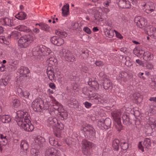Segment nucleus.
I'll use <instances>...</instances> for the list:
<instances>
[{"instance_id":"obj_1","label":"nucleus","mask_w":156,"mask_h":156,"mask_svg":"<svg viewBox=\"0 0 156 156\" xmlns=\"http://www.w3.org/2000/svg\"><path fill=\"white\" fill-rule=\"evenodd\" d=\"M16 120L21 129L28 132H31L34 129V126L30 120V115L26 112L18 111L17 112Z\"/></svg>"},{"instance_id":"obj_2","label":"nucleus","mask_w":156,"mask_h":156,"mask_svg":"<svg viewBox=\"0 0 156 156\" xmlns=\"http://www.w3.org/2000/svg\"><path fill=\"white\" fill-rule=\"evenodd\" d=\"M81 130L83 133L85 137L92 140L96 137V131L92 126L86 124L82 126Z\"/></svg>"},{"instance_id":"obj_3","label":"nucleus","mask_w":156,"mask_h":156,"mask_svg":"<svg viewBox=\"0 0 156 156\" xmlns=\"http://www.w3.org/2000/svg\"><path fill=\"white\" fill-rule=\"evenodd\" d=\"M32 107L35 111L40 112L48 108V105L44 104V101L41 99L34 100L32 102Z\"/></svg>"},{"instance_id":"obj_4","label":"nucleus","mask_w":156,"mask_h":156,"mask_svg":"<svg viewBox=\"0 0 156 156\" xmlns=\"http://www.w3.org/2000/svg\"><path fill=\"white\" fill-rule=\"evenodd\" d=\"M33 37L30 34L24 35L20 37L18 41L19 46L21 48H26L33 42Z\"/></svg>"},{"instance_id":"obj_5","label":"nucleus","mask_w":156,"mask_h":156,"mask_svg":"<svg viewBox=\"0 0 156 156\" xmlns=\"http://www.w3.org/2000/svg\"><path fill=\"white\" fill-rule=\"evenodd\" d=\"M93 145L92 142L84 139L82 141V151L85 155H88L90 154L91 148Z\"/></svg>"},{"instance_id":"obj_6","label":"nucleus","mask_w":156,"mask_h":156,"mask_svg":"<svg viewBox=\"0 0 156 156\" xmlns=\"http://www.w3.org/2000/svg\"><path fill=\"white\" fill-rule=\"evenodd\" d=\"M111 119L108 118H106L105 120L101 119L98 121V126L101 129H107L111 127Z\"/></svg>"},{"instance_id":"obj_7","label":"nucleus","mask_w":156,"mask_h":156,"mask_svg":"<svg viewBox=\"0 0 156 156\" xmlns=\"http://www.w3.org/2000/svg\"><path fill=\"white\" fill-rule=\"evenodd\" d=\"M112 116L115 121V125L116 129L119 132L123 129V126L122 125L119 114L116 113L112 114Z\"/></svg>"},{"instance_id":"obj_8","label":"nucleus","mask_w":156,"mask_h":156,"mask_svg":"<svg viewBox=\"0 0 156 156\" xmlns=\"http://www.w3.org/2000/svg\"><path fill=\"white\" fill-rule=\"evenodd\" d=\"M62 51L66 61L69 62H73L75 61L74 56L69 51L64 49L62 50Z\"/></svg>"},{"instance_id":"obj_9","label":"nucleus","mask_w":156,"mask_h":156,"mask_svg":"<svg viewBox=\"0 0 156 156\" xmlns=\"http://www.w3.org/2000/svg\"><path fill=\"white\" fill-rule=\"evenodd\" d=\"M151 144L150 139L148 138H146L144 141L143 143V146L142 145L141 142H139L138 145L139 149L141 150L142 152H144V148H149L151 146Z\"/></svg>"},{"instance_id":"obj_10","label":"nucleus","mask_w":156,"mask_h":156,"mask_svg":"<svg viewBox=\"0 0 156 156\" xmlns=\"http://www.w3.org/2000/svg\"><path fill=\"white\" fill-rule=\"evenodd\" d=\"M135 22L137 26L140 28H142L147 25V20L144 18L140 16L136 17L135 19Z\"/></svg>"},{"instance_id":"obj_11","label":"nucleus","mask_w":156,"mask_h":156,"mask_svg":"<svg viewBox=\"0 0 156 156\" xmlns=\"http://www.w3.org/2000/svg\"><path fill=\"white\" fill-rule=\"evenodd\" d=\"M116 2L119 7L122 9H129L130 2L127 0H117Z\"/></svg>"},{"instance_id":"obj_12","label":"nucleus","mask_w":156,"mask_h":156,"mask_svg":"<svg viewBox=\"0 0 156 156\" xmlns=\"http://www.w3.org/2000/svg\"><path fill=\"white\" fill-rule=\"evenodd\" d=\"M59 151L53 147H50L46 149L45 156H59Z\"/></svg>"},{"instance_id":"obj_13","label":"nucleus","mask_w":156,"mask_h":156,"mask_svg":"<svg viewBox=\"0 0 156 156\" xmlns=\"http://www.w3.org/2000/svg\"><path fill=\"white\" fill-rule=\"evenodd\" d=\"M50 41L53 44L60 46L64 44V40L58 36H54L51 38Z\"/></svg>"},{"instance_id":"obj_14","label":"nucleus","mask_w":156,"mask_h":156,"mask_svg":"<svg viewBox=\"0 0 156 156\" xmlns=\"http://www.w3.org/2000/svg\"><path fill=\"white\" fill-rule=\"evenodd\" d=\"M17 72L21 76L25 77L29 76L30 71L28 68L27 67L23 66L18 69Z\"/></svg>"},{"instance_id":"obj_15","label":"nucleus","mask_w":156,"mask_h":156,"mask_svg":"<svg viewBox=\"0 0 156 156\" xmlns=\"http://www.w3.org/2000/svg\"><path fill=\"white\" fill-rule=\"evenodd\" d=\"M47 122L48 126L54 129L55 127L56 123H58V120L55 118L50 117L48 118Z\"/></svg>"},{"instance_id":"obj_16","label":"nucleus","mask_w":156,"mask_h":156,"mask_svg":"<svg viewBox=\"0 0 156 156\" xmlns=\"http://www.w3.org/2000/svg\"><path fill=\"white\" fill-rule=\"evenodd\" d=\"M122 120L123 124L125 125L129 126L132 123L129 115L126 113H124L123 114Z\"/></svg>"},{"instance_id":"obj_17","label":"nucleus","mask_w":156,"mask_h":156,"mask_svg":"<svg viewBox=\"0 0 156 156\" xmlns=\"http://www.w3.org/2000/svg\"><path fill=\"white\" fill-rule=\"evenodd\" d=\"M42 45L35 46L32 49V54L35 56H42Z\"/></svg>"},{"instance_id":"obj_18","label":"nucleus","mask_w":156,"mask_h":156,"mask_svg":"<svg viewBox=\"0 0 156 156\" xmlns=\"http://www.w3.org/2000/svg\"><path fill=\"white\" fill-rule=\"evenodd\" d=\"M68 104L71 107H74L75 108H79V104L78 101L74 98H71L68 100Z\"/></svg>"},{"instance_id":"obj_19","label":"nucleus","mask_w":156,"mask_h":156,"mask_svg":"<svg viewBox=\"0 0 156 156\" xmlns=\"http://www.w3.org/2000/svg\"><path fill=\"white\" fill-rule=\"evenodd\" d=\"M92 95L90 97V99L91 100L92 102H94L96 104L98 103L99 101H100L101 98L100 96L96 94L95 93H93L91 94Z\"/></svg>"},{"instance_id":"obj_20","label":"nucleus","mask_w":156,"mask_h":156,"mask_svg":"<svg viewBox=\"0 0 156 156\" xmlns=\"http://www.w3.org/2000/svg\"><path fill=\"white\" fill-rule=\"evenodd\" d=\"M12 21L13 20H12L8 17L5 18L2 20L3 25L10 27L14 26V24Z\"/></svg>"},{"instance_id":"obj_21","label":"nucleus","mask_w":156,"mask_h":156,"mask_svg":"<svg viewBox=\"0 0 156 156\" xmlns=\"http://www.w3.org/2000/svg\"><path fill=\"white\" fill-rule=\"evenodd\" d=\"M42 56H45L49 55L52 53L51 49L44 45H42Z\"/></svg>"},{"instance_id":"obj_22","label":"nucleus","mask_w":156,"mask_h":156,"mask_svg":"<svg viewBox=\"0 0 156 156\" xmlns=\"http://www.w3.org/2000/svg\"><path fill=\"white\" fill-rule=\"evenodd\" d=\"M19 96L22 98H27L30 95V93L27 91H23L20 88H18L17 89Z\"/></svg>"},{"instance_id":"obj_23","label":"nucleus","mask_w":156,"mask_h":156,"mask_svg":"<svg viewBox=\"0 0 156 156\" xmlns=\"http://www.w3.org/2000/svg\"><path fill=\"white\" fill-rule=\"evenodd\" d=\"M16 29L19 31L26 33H29L31 31L30 28L24 25H19L15 27Z\"/></svg>"},{"instance_id":"obj_24","label":"nucleus","mask_w":156,"mask_h":156,"mask_svg":"<svg viewBox=\"0 0 156 156\" xmlns=\"http://www.w3.org/2000/svg\"><path fill=\"white\" fill-rule=\"evenodd\" d=\"M143 54V59L145 61H149L153 58V54L149 51L144 52Z\"/></svg>"},{"instance_id":"obj_25","label":"nucleus","mask_w":156,"mask_h":156,"mask_svg":"<svg viewBox=\"0 0 156 156\" xmlns=\"http://www.w3.org/2000/svg\"><path fill=\"white\" fill-rule=\"evenodd\" d=\"M51 108L54 111H57L58 112L62 110H63V107L62 105L58 102H56L51 106Z\"/></svg>"},{"instance_id":"obj_26","label":"nucleus","mask_w":156,"mask_h":156,"mask_svg":"<svg viewBox=\"0 0 156 156\" xmlns=\"http://www.w3.org/2000/svg\"><path fill=\"white\" fill-rule=\"evenodd\" d=\"M46 63L49 66L56 65L57 64V60L53 56L51 57L46 60Z\"/></svg>"},{"instance_id":"obj_27","label":"nucleus","mask_w":156,"mask_h":156,"mask_svg":"<svg viewBox=\"0 0 156 156\" xmlns=\"http://www.w3.org/2000/svg\"><path fill=\"white\" fill-rule=\"evenodd\" d=\"M10 116L9 115H4L1 116H0V121L4 123H8L11 120Z\"/></svg>"},{"instance_id":"obj_28","label":"nucleus","mask_w":156,"mask_h":156,"mask_svg":"<svg viewBox=\"0 0 156 156\" xmlns=\"http://www.w3.org/2000/svg\"><path fill=\"white\" fill-rule=\"evenodd\" d=\"M82 91L83 94L87 96L89 98L92 95L91 94L93 93L92 91L90 90V88H88L87 87H83L82 89Z\"/></svg>"},{"instance_id":"obj_29","label":"nucleus","mask_w":156,"mask_h":156,"mask_svg":"<svg viewBox=\"0 0 156 156\" xmlns=\"http://www.w3.org/2000/svg\"><path fill=\"white\" fill-rule=\"evenodd\" d=\"M120 147L123 150H126L129 147V144L127 140H123L122 139L120 140Z\"/></svg>"},{"instance_id":"obj_30","label":"nucleus","mask_w":156,"mask_h":156,"mask_svg":"<svg viewBox=\"0 0 156 156\" xmlns=\"http://www.w3.org/2000/svg\"><path fill=\"white\" fill-rule=\"evenodd\" d=\"M82 53H80V55L79 57L81 59H86L89 56V53L88 50L86 49L85 50H82L81 51Z\"/></svg>"},{"instance_id":"obj_31","label":"nucleus","mask_w":156,"mask_h":156,"mask_svg":"<svg viewBox=\"0 0 156 156\" xmlns=\"http://www.w3.org/2000/svg\"><path fill=\"white\" fill-rule=\"evenodd\" d=\"M143 52L140 47L138 46L136 47L133 51L134 54L137 56H139L140 55L143 54Z\"/></svg>"},{"instance_id":"obj_32","label":"nucleus","mask_w":156,"mask_h":156,"mask_svg":"<svg viewBox=\"0 0 156 156\" xmlns=\"http://www.w3.org/2000/svg\"><path fill=\"white\" fill-rule=\"evenodd\" d=\"M27 15L24 12H20L16 15V18L19 20H24L27 18Z\"/></svg>"},{"instance_id":"obj_33","label":"nucleus","mask_w":156,"mask_h":156,"mask_svg":"<svg viewBox=\"0 0 156 156\" xmlns=\"http://www.w3.org/2000/svg\"><path fill=\"white\" fill-rule=\"evenodd\" d=\"M59 115H60L59 117L62 120H64L66 119L67 118L68 113L63 108V110L60 111Z\"/></svg>"},{"instance_id":"obj_34","label":"nucleus","mask_w":156,"mask_h":156,"mask_svg":"<svg viewBox=\"0 0 156 156\" xmlns=\"http://www.w3.org/2000/svg\"><path fill=\"white\" fill-rule=\"evenodd\" d=\"M21 150H27L29 148V145L27 141L25 140H23L20 144Z\"/></svg>"},{"instance_id":"obj_35","label":"nucleus","mask_w":156,"mask_h":156,"mask_svg":"<svg viewBox=\"0 0 156 156\" xmlns=\"http://www.w3.org/2000/svg\"><path fill=\"white\" fill-rule=\"evenodd\" d=\"M120 141L118 139H115L113 141L112 147L114 149L115 151H118L119 147V143Z\"/></svg>"},{"instance_id":"obj_36","label":"nucleus","mask_w":156,"mask_h":156,"mask_svg":"<svg viewBox=\"0 0 156 156\" xmlns=\"http://www.w3.org/2000/svg\"><path fill=\"white\" fill-rule=\"evenodd\" d=\"M128 76V73L126 72H122L120 73L119 75V76L118 78L119 80H122L124 82H126L125 79Z\"/></svg>"},{"instance_id":"obj_37","label":"nucleus","mask_w":156,"mask_h":156,"mask_svg":"<svg viewBox=\"0 0 156 156\" xmlns=\"http://www.w3.org/2000/svg\"><path fill=\"white\" fill-rule=\"evenodd\" d=\"M7 62L8 64L13 66H14L16 67V68H17L19 63L17 60L9 58L7 60Z\"/></svg>"},{"instance_id":"obj_38","label":"nucleus","mask_w":156,"mask_h":156,"mask_svg":"<svg viewBox=\"0 0 156 156\" xmlns=\"http://www.w3.org/2000/svg\"><path fill=\"white\" fill-rule=\"evenodd\" d=\"M9 77L8 76L3 77L0 80V84L1 86H6L9 82Z\"/></svg>"},{"instance_id":"obj_39","label":"nucleus","mask_w":156,"mask_h":156,"mask_svg":"<svg viewBox=\"0 0 156 156\" xmlns=\"http://www.w3.org/2000/svg\"><path fill=\"white\" fill-rule=\"evenodd\" d=\"M49 142L50 144L53 146H59L57 141L55 140L54 137L51 136L49 137L48 138Z\"/></svg>"},{"instance_id":"obj_40","label":"nucleus","mask_w":156,"mask_h":156,"mask_svg":"<svg viewBox=\"0 0 156 156\" xmlns=\"http://www.w3.org/2000/svg\"><path fill=\"white\" fill-rule=\"evenodd\" d=\"M89 85L94 88L95 90H97L99 88V85L97 81L95 80L92 82H89L88 83Z\"/></svg>"},{"instance_id":"obj_41","label":"nucleus","mask_w":156,"mask_h":156,"mask_svg":"<svg viewBox=\"0 0 156 156\" xmlns=\"http://www.w3.org/2000/svg\"><path fill=\"white\" fill-rule=\"evenodd\" d=\"M44 139L42 137H40L36 140L35 142L40 146V148L43 147L44 145Z\"/></svg>"},{"instance_id":"obj_42","label":"nucleus","mask_w":156,"mask_h":156,"mask_svg":"<svg viewBox=\"0 0 156 156\" xmlns=\"http://www.w3.org/2000/svg\"><path fill=\"white\" fill-rule=\"evenodd\" d=\"M47 73L48 75L49 79L52 81V80H54L55 78V76L54 74V73L53 71L50 70H48L47 71Z\"/></svg>"},{"instance_id":"obj_43","label":"nucleus","mask_w":156,"mask_h":156,"mask_svg":"<svg viewBox=\"0 0 156 156\" xmlns=\"http://www.w3.org/2000/svg\"><path fill=\"white\" fill-rule=\"evenodd\" d=\"M20 33L17 31H15L12 32V38L17 40L20 37Z\"/></svg>"},{"instance_id":"obj_44","label":"nucleus","mask_w":156,"mask_h":156,"mask_svg":"<svg viewBox=\"0 0 156 156\" xmlns=\"http://www.w3.org/2000/svg\"><path fill=\"white\" fill-rule=\"evenodd\" d=\"M40 27L41 29L42 30L47 32L49 31L50 27L46 24L42 23L40 25Z\"/></svg>"},{"instance_id":"obj_45","label":"nucleus","mask_w":156,"mask_h":156,"mask_svg":"<svg viewBox=\"0 0 156 156\" xmlns=\"http://www.w3.org/2000/svg\"><path fill=\"white\" fill-rule=\"evenodd\" d=\"M56 35L62 37H66L67 36V34L65 32L60 30L57 31L55 32Z\"/></svg>"},{"instance_id":"obj_46","label":"nucleus","mask_w":156,"mask_h":156,"mask_svg":"<svg viewBox=\"0 0 156 156\" xmlns=\"http://www.w3.org/2000/svg\"><path fill=\"white\" fill-rule=\"evenodd\" d=\"M155 9L154 4L153 3H151L149 5V8L146 10L147 12L148 13H151Z\"/></svg>"},{"instance_id":"obj_47","label":"nucleus","mask_w":156,"mask_h":156,"mask_svg":"<svg viewBox=\"0 0 156 156\" xmlns=\"http://www.w3.org/2000/svg\"><path fill=\"white\" fill-rule=\"evenodd\" d=\"M111 84L112 83L109 80H107L105 81L103 84L104 88L105 90L108 89L111 86Z\"/></svg>"},{"instance_id":"obj_48","label":"nucleus","mask_w":156,"mask_h":156,"mask_svg":"<svg viewBox=\"0 0 156 156\" xmlns=\"http://www.w3.org/2000/svg\"><path fill=\"white\" fill-rule=\"evenodd\" d=\"M134 97L135 100L138 103L141 102L143 100L142 97L141 96H140V94L139 93L135 94H134Z\"/></svg>"},{"instance_id":"obj_49","label":"nucleus","mask_w":156,"mask_h":156,"mask_svg":"<svg viewBox=\"0 0 156 156\" xmlns=\"http://www.w3.org/2000/svg\"><path fill=\"white\" fill-rule=\"evenodd\" d=\"M150 32L151 33V35L152 36L154 39H156V28L151 27L150 28Z\"/></svg>"},{"instance_id":"obj_50","label":"nucleus","mask_w":156,"mask_h":156,"mask_svg":"<svg viewBox=\"0 0 156 156\" xmlns=\"http://www.w3.org/2000/svg\"><path fill=\"white\" fill-rule=\"evenodd\" d=\"M30 152L31 156H39V151L34 148H32Z\"/></svg>"},{"instance_id":"obj_51","label":"nucleus","mask_w":156,"mask_h":156,"mask_svg":"<svg viewBox=\"0 0 156 156\" xmlns=\"http://www.w3.org/2000/svg\"><path fill=\"white\" fill-rule=\"evenodd\" d=\"M17 68L15 66H12L8 64L7 67H6L7 71L9 72H12L15 70Z\"/></svg>"},{"instance_id":"obj_52","label":"nucleus","mask_w":156,"mask_h":156,"mask_svg":"<svg viewBox=\"0 0 156 156\" xmlns=\"http://www.w3.org/2000/svg\"><path fill=\"white\" fill-rule=\"evenodd\" d=\"M55 128L62 130L64 128V125L63 123H61L58 120V123H56Z\"/></svg>"},{"instance_id":"obj_53","label":"nucleus","mask_w":156,"mask_h":156,"mask_svg":"<svg viewBox=\"0 0 156 156\" xmlns=\"http://www.w3.org/2000/svg\"><path fill=\"white\" fill-rule=\"evenodd\" d=\"M13 105L15 108H17L20 105V101L17 99H15L13 101Z\"/></svg>"},{"instance_id":"obj_54","label":"nucleus","mask_w":156,"mask_h":156,"mask_svg":"<svg viewBox=\"0 0 156 156\" xmlns=\"http://www.w3.org/2000/svg\"><path fill=\"white\" fill-rule=\"evenodd\" d=\"M151 80L152 83H151V86H152V84L154 85L153 87H152V88L153 89H154V90L156 89V87H156V77H154L152 78H151Z\"/></svg>"},{"instance_id":"obj_55","label":"nucleus","mask_w":156,"mask_h":156,"mask_svg":"<svg viewBox=\"0 0 156 156\" xmlns=\"http://www.w3.org/2000/svg\"><path fill=\"white\" fill-rule=\"evenodd\" d=\"M105 34L109 38H112L113 36V34L112 30H107L105 32Z\"/></svg>"},{"instance_id":"obj_56","label":"nucleus","mask_w":156,"mask_h":156,"mask_svg":"<svg viewBox=\"0 0 156 156\" xmlns=\"http://www.w3.org/2000/svg\"><path fill=\"white\" fill-rule=\"evenodd\" d=\"M138 76L141 78L142 80H145L146 79V78L145 76V74L143 73L140 72L137 75Z\"/></svg>"},{"instance_id":"obj_57","label":"nucleus","mask_w":156,"mask_h":156,"mask_svg":"<svg viewBox=\"0 0 156 156\" xmlns=\"http://www.w3.org/2000/svg\"><path fill=\"white\" fill-rule=\"evenodd\" d=\"M95 64L98 67L102 66L104 64L103 62L101 61H96L95 62Z\"/></svg>"},{"instance_id":"obj_58","label":"nucleus","mask_w":156,"mask_h":156,"mask_svg":"<svg viewBox=\"0 0 156 156\" xmlns=\"http://www.w3.org/2000/svg\"><path fill=\"white\" fill-rule=\"evenodd\" d=\"M146 67L147 69H152L154 67L153 64L150 62L147 63L146 64Z\"/></svg>"},{"instance_id":"obj_59","label":"nucleus","mask_w":156,"mask_h":156,"mask_svg":"<svg viewBox=\"0 0 156 156\" xmlns=\"http://www.w3.org/2000/svg\"><path fill=\"white\" fill-rule=\"evenodd\" d=\"M83 104L84 105L85 107L87 108H90L92 105V104L91 103L88 101H86L83 103Z\"/></svg>"},{"instance_id":"obj_60","label":"nucleus","mask_w":156,"mask_h":156,"mask_svg":"<svg viewBox=\"0 0 156 156\" xmlns=\"http://www.w3.org/2000/svg\"><path fill=\"white\" fill-rule=\"evenodd\" d=\"M20 154L22 156H27V150H21Z\"/></svg>"},{"instance_id":"obj_61","label":"nucleus","mask_w":156,"mask_h":156,"mask_svg":"<svg viewBox=\"0 0 156 156\" xmlns=\"http://www.w3.org/2000/svg\"><path fill=\"white\" fill-rule=\"evenodd\" d=\"M83 30L86 33L90 34L91 33V31L87 27H85L83 28Z\"/></svg>"},{"instance_id":"obj_62","label":"nucleus","mask_w":156,"mask_h":156,"mask_svg":"<svg viewBox=\"0 0 156 156\" xmlns=\"http://www.w3.org/2000/svg\"><path fill=\"white\" fill-rule=\"evenodd\" d=\"M62 15L64 17H66L68 15L69 10H64L62 9Z\"/></svg>"},{"instance_id":"obj_63","label":"nucleus","mask_w":156,"mask_h":156,"mask_svg":"<svg viewBox=\"0 0 156 156\" xmlns=\"http://www.w3.org/2000/svg\"><path fill=\"white\" fill-rule=\"evenodd\" d=\"M69 5L67 4L65 5H64L62 9V10H69Z\"/></svg>"},{"instance_id":"obj_64","label":"nucleus","mask_w":156,"mask_h":156,"mask_svg":"<svg viewBox=\"0 0 156 156\" xmlns=\"http://www.w3.org/2000/svg\"><path fill=\"white\" fill-rule=\"evenodd\" d=\"M2 139L3 140L4 142H5L6 139H7V136L5 134H0V140Z\"/></svg>"}]
</instances>
